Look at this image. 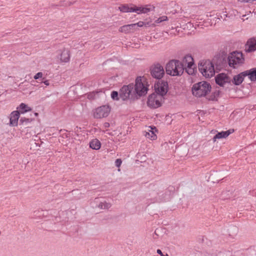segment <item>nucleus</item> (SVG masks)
I'll return each instance as SVG.
<instances>
[{
  "label": "nucleus",
  "mask_w": 256,
  "mask_h": 256,
  "mask_svg": "<svg viewBox=\"0 0 256 256\" xmlns=\"http://www.w3.org/2000/svg\"><path fill=\"white\" fill-rule=\"evenodd\" d=\"M32 120L30 118H21L20 119V122L22 123V124H27L28 123H30L32 122Z\"/></svg>",
  "instance_id": "nucleus-28"
},
{
  "label": "nucleus",
  "mask_w": 256,
  "mask_h": 256,
  "mask_svg": "<svg viewBox=\"0 0 256 256\" xmlns=\"http://www.w3.org/2000/svg\"><path fill=\"white\" fill-rule=\"evenodd\" d=\"M162 256H168V255H166V256L163 255Z\"/></svg>",
  "instance_id": "nucleus-43"
},
{
  "label": "nucleus",
  "mask_w": 256,
  "mask_h": 256,
  "mask_svg": "<svg viewBox=\"0 0 256 256\" xmlns=\"http://www.w3.org/2000/svg\"><path fill=\"white\" fill-rule=\"evenodd\" d=\"M144 22L146 27L154 26H156L155 22H152V20H146Z\"/></svg>",
  "instance_id": "nucleus-27"
},
{
  "label": "nucleus",
  "mask_w": 256,
  "mask_h": 256,
  "mask_svg": "<svg viewBox=\"0 0 256 256\" xmlns=\"http://www.w3.org/2000/svg\"><path fill=\"white\" fill-rule=\"evenodd\" d=\"M58 58L62 62L66 63L70 60V50L68 48H62L58 50Z\"/></svg>",
  "instance_id": "nucleus-10"
},
{
  "label": "nucleus",
  "mask_w": 256,
  "mask_h": 256,
  "mask_svg": "<svg viewBox=\"0 0 256 256\" xmlns=\"http://www.w3.org/2000/svg\"><path fill=\"white\" fill-rule=\"evenodd\" d=\"M148 84L146 80L141 77H138L136 80V84L134 89V94L138 96L146 94L148 90Z\"/></svg>",
  "instance_id": "nucleus-3"
},
{
  "label": "nucleus",
  "mask_w": 256,
  "mask_h": 256,
  "mask_svg": "<svg viewBox=\"0 0 256 256\" xmlns=\"http://www.w3.org/2000/svg\"><path fill=\"white\" fill-rule=\"evenodd\" d=\"M224 58V54H218L214 57V60H216V62H222L221 59ZM214 62H216L215 61Z\"/></svg>",
  "instance_id": "nucleus-30"
},
{
  "label": "nucleus",
  "mask_w": 256,
  "mask_h": 256,
  "mask_svg": "<svg viewBox=\"0 0 256 256\" xmlns=\"http://www.w3.org/2000/svg\"><path fill=\"white\" fill-rule=\"evenodd\" d=\"M111 97L114 100H118V93L116 91H113L111 94Z\"/></svg>",
  "instance_id": "nucleus-31"
},
{
  "label": "nucleus",
  "mask_w": 256,
  "mask_h": 256,
  "mask_svg": "<svg viewBox=\"0 0 256 256\" xmlns=\"http://www.w3.org/2000/svg\"><path fill=\"white\" fill-rule=\"evenodd\" d=\"M94 202L96 204V208L101 210H108L112 207V204L104 199L96 198Z\"/></svg>",
  "instance_id": "nucleus-13"
},
{
  "label": "nucleus",
  "mask_w": 256,
  "mask_h": 256,
  "mask_svg": "<svg viewBox=\"0 0 256 256\" xmlns=\"http://www.w3.org/2000/svg\"><path fill=\"white\" fill-rule=\"evenodd\" d=\"M246 76L244 74V72L240 74L235 76L233 78V82L236 85H240L244 80V78Z\"/></svg>",
  "instance_id": "nucleus-22"
},
{
  "label": "nucleus",
  "mask_w": 256,
  "mask_h": 256,
  "mask_svg": "<svg viewBox=\"0 0 256 256\" xmlns=\"http://www.w3.org/2000/svg\"><path fill=\"white\" fill-rule=\"evenodd\" d=\"M134 86L132 84L124 86L120 90V98L125 100L128 98H133Z\"/></svg>",
  "instance_id": "nucleus-7"
},
{
  "label": "nucleus",
  "mask_w": 256,
  "mask_h": 256,
  "mask_svg": "<svg viewBox=\"0 0 256 256\" xmlns=\"http://www.w3.org/2000/svg\"><path fill=\"white\" fill-rule=\"evenodd\" d=\"M38 113H37V112H35V113H34V116H38Z\"/></svg>",
  "instance_id": "nucleus-39"
},
{
  "label": "nucleus",
  "mask_w": 256,
  "mask_h": 256,
  "mask_svg": "<svg viewBox=\"0 0 256 256\" xmlns=\"http://www.w3.org/2000/svg\"><path fill=\"white\" fill-rule=\"evenodd\" d=\"M227 60L228 64H242L244 62V58L242 52L234 51L229 54Z\"/></svg>",
  "instance_id": "nucleus-5"
},
{
  "label": "nucleus",
  "mask_w": 256,
  "mask_h": 256,
  "mask_svg": "<svg viewBox=\"0 0 256 256\" xmlns=\"http://www.w3.org/2000/svg\"><path fill=\"white\" fill-rule=\"evenodd\" d=\"M215 80L216 84L222 87L224 86L226 84L230 82V78L224 73L218 74L215 78Z\"/></svg>",
  "instance_id": "nucleus-14"
},
{
  "label": "nucleus",
  "mask_w": 256,
  "mask_h": 256,
  "mask_svg": "<svg viewBox=\"0 0 256 256\" xmlns=\"http://www.w3.org/2000/svg\"><path fill=\"white\" fill-rule=\"evenodd\" d=\"M163 99L164 98L161 95L152 94L148 98V106L152 108H158L161 106Z\"/></svg>",
  "instance_id": "nucleus-6"
},
{
  "label": "nucleus",
  "mask_w": 256,
  "mask_h": 256,
  "mask_svg": "<svg viewBox=\"0 0 256 256\" xmlns=\"http://www.w3.org/2000/svg\"><path fill=\"white\" fill-rule=\"evenodd\" d=\"M172 32V34H176V33H175V32Z\"/></svg>",
  "instance_id": "nucleus-41"
},
{
  "label": "nucleus",
  "mask_w": 256,
  "mask_h": 256,
  "mask_svg": "<svg viewBox=\"0 0 256 256\" xmlns=\"http://www.w3.org/2000/svg\"><path fill=\"white\" fill-rule=\"evenodd\" d=\"M155 89L157 92L156 94L161 95L162 97L165 95L168 90V84L166 82H162L158 83L155 86Z\"/></svg>",
  "instance_id": "nucleus-16"
},
{
  "label": "nucleus",
  "mask_w": 256,
  "mask_h": 256,
  "mask_svg": "<svg viewBox=\"0 0 256 256\" xmlns=\"http://www.w3.org/2000/svg\"><path fill=\"white\" fill-rule=\"evenodd\" d=\"M122 161L120 158H118L115 161V165L118 168L120 167V165L122 164Z\"/></svg>",
  "instance_id": "nucleus-32"
},
{
  "label": "nucleus",
  "mask_w": 256,
  "mask_h": 256,
  "mask_svg": "<svg viewBox=\"0 0 256 256\" xmlns=\"http://www.w3.org/2000/svg\"><path fill=\"white\" fill-rule=\"evenodd\" d=\"M44 83L46 85V86H48L49 85V82H48V80H46L44 82Z\"/></svg>",
  "instance_id": "nucleus-38"
},
{
  "label": "nucleus",
  "mask_w": 256,
  "mask_h": 256,
  "mask_svg": "<svg viewBox=\"0 0 256 256\" xmlns=\"http://www.w3.org/2000/svg\"><path fill=\"white\" fill-rule=\"evenodd\" d=\"M89 145L92 150H98L101 147V142L97 138H94L90 142Z\"/></svg>",
  "instance_id": "nucleus-21"
},
{
  "label": "nucleus",
  "mask_w": 256,
  "mask_h": 256,
  "mask_svg": "<svg viewBox=\"0 0 256 256\" xmlns=\"http://www.w3.org/2000/svg\"><path fill=\"white\" fill-rule=\"evenodd\" d=\"M244 74L252 82L256 81V68H251L244 72Z\"/></svg>",
  "instance_id": "nucleus-20"
},
{
  "label": "nucleus",
  "mask_w": 256,
  "mask_h": 256,
  "mask_svg": "<svg viewBox=\"0 0 256 256\" xmlns=\"http://www.w3.org/2000/svg\"><path fill=\"white\" fill-rule=\"evenodd\" d=\"M157 133L158 130L156 127L150 126L146 128V130L143 132V134L146 138L151 140H154L157 138Z\"/></svg>",
  "instance_id": "nucleus-11"
},
{
  "label": "nucleus",
  "mask_w": 256,
  "mask_h": 256,
  "mask_svg": "<svg viewBox=\"0 0 256 256\" xmlns=\"http://www.w3.org/2000/svg\"><path fill=\"white\" fill-rule=\"evenodd\" d=\"M179 62V61L176 60H172L170 62L169 64H178Z\"/></svg>",
  "instance_id": "nucleus-35"
},
{
  "label": "nucleus",
  "mask_w": 256,
  "mask_h": 256,
  "mask_svg": "<svg viewBox=\"0 0 256 256\" xmlns=\"http://www.w3.org/2000/svg\"><path fill=\"white\" fill-rule=\"evenodd\" d=\"M134 24L123 26L120 28L119 31L124 33H129L136 30Z\"/></svg>",
  "instance_id": "nucleus-19"
},
{
  "label": "nucleus",
  "mask_w": 256,
  "mask_h": 256,
  "mask_svg": "<svg viewBox=\"0 0 256 256\" xmlns=\"http://www.w3.org/2000/svg\"><path fill=\"white\" fill-rule=\"evenodd\" d=\"M152 5L136 6L132 5H122L118 7V10L122 12H135L140 14H147L154 10Z\"/></svg>",
  "instance_id": "nucleus-1"
},
{
  "label": "nucleus",
  "mask_w": 256,
  "mask_h": 256,
  "mask_svg": "<svg viewBox=\"0 0 256 256\" xmlns=\"http://www.w3.org/2000/svg\"><path fill=\"white\" fill-rule=\"evenodd\" d=\"M20 113L24 114L26 112H30L32 110V108L28 105L24 103H22L19 106Z\"/></svg>",
  "instance_id": "nucleus-25"
},
{
  "label": "nucleus",
  "mask_w": 256,
  "mask_h": 256,
  "mask_svg": "<svg viewBox=\"0 0 256 256\" xmlns=\"http://www.w3.org/2000/svg\"><path fill=\"white\" fill-rule=\"evenodd\" d=\"M206 62H205V63H206Z\"/></svg>",
  "instance_id": "nucleus-42"
},
{
  "label": "nucleus",
  "mask_w": 256,
  "mask_h": 256,
  "mask_svg": "<svg viewBox=\"0 0 256 256\" xmlns=\"http://www.w3.org/2000/svg\"><path fill=\"white\" fill-rule=\"evenodd\" d=\"M211 90V86L208 82L202 81L194 84L192 87L193 95L198 98L206 96Z\"/></svg>",
  "instance_id": "nucleus-2"
},
{
  "label": "nucleus",
  "mask_w": 256,
  "mask_h": 256,
  "mask_svg": "<svg viewBox=\"0 0 256 256\" xmlns=\"http://www.w3.org/2000/svg\"><path fill=\"white\" fill-rule=\"evenodd\" d=\"M198 70L206 78H211L215 74L214 65H198Z\"/></svg>",
  "instance_id": "nucleus-9"
},
{
  "label": "nucleus",
  "mask_w": 256,
  "mask_h": 256,
  "mask_svg": "<svg viewBox=\"0 0 256 256\" xmlns=\"http://www.w3.org/2000/svg\"><path fill=\"white\" fill-rule=\"evenodd\" d=\"M20 118V112L18 110L12 112L10 115V126H17Z\"/></svg>",
  "instance_id": "nucleus-17"
},
{
  "label": "nucleus",
  "mask_w": 256,
  "mask_h": 256,
  "mask_svg": "<svg viewBox=\"0 0 256 256\" xmlns=\"http://www.w3.org/2000/svg\"><path fill=\"white\" fill-rule=\"evenodd\" d=\"M144 24V22L142 21H140L137 23L134 24V27L136 30H138V28L139 27L145 26Z\"/></svg>",
  "instance_id": "nucleus-29"
},
{
  "label": "nucleus",
  "mask_w": 256,
  "mask_h": 256,
  "mask_svg": "<svg viewBox=\"0 0 256 256\" xmlns=\"http://www.w3.org/2000/svg\"><path fill=\"white\" fill-rule=\"evenodd\" d=\"M168 20V17L166 16H162L158 18L154 22L156 25Z\"/></svg>",
  "instance_id": "nucleus-26"
},
{
  "label": "nucleus",
  "mask_w": 256,
  "mask_h": 256,
  "mask_svg": "<svg viewBox=\"0 0 256 256\" xmlns=\"http://www.w3.org/2000/svg\"><path fill=\"white\" fill-rule=\"evenodd\" d=\"M157 253L158 254H160L161 256H162L164 254H162V251L160 250V249H158L157 250V251H156Z\"/></svg>",
  "instance_id": "nucleus-36"
},
{
  "label": "nucleus",
  "mask_w": 256,
  "mask_h": 256,
  "mask_svg": "<svg viewBox=\"0 0 256 256\" xmlns=\"http://www.w3.org/2000/svg\"><path fill=\"white\" fill-rule=\"evenodd\" d=\"M104 126L106 128L110 126V124L108 122H105L104 124Z\"/></svg>",
  "instance_id": "nucleus-37"
},
{
  "label": "nucleus",
  "mask_w": 256,
  "mask_h": 256,
  "mask_svg": "<svg viewBox=\"0 0 256 256\" xmlns=\"http://www.w3.org/2000/svg\"><path fill=\"white\" fill-rule=\"evenodd\" d=\"M232 66H233V68H236V66H234V65H232Z\"/></svg>",
  "instance_id": "nucleus-40"
},
{
  "label": "nucleus",
  "mask_w": 256,
  "mask_h": 256,
  "mask_svg": "<svg viewBox=\"0 0 256 256\" xmlns=\"http://www.w3.org/2000/svg\"><path fill=\"white\" fill-rule=\"evenodd\" d=\"M244 51L251 52L256 50V36L250 38L244 46Z\"/></svg>",
  "instance_id": "nucleus-15"
},
{
  "label": "nucleus",
  "mask_w": 256,
  "mask_h": 256,
  "mask_svg": "<svg viewBox=\"0 0 256 256\" xmlns=\"http://www.w3.org/2000/svg\"><path fill=\"white\" fill-rule=\"evenodd\" d=\"M111 111V108L108 104L102 106L95 108L92 111V116L95 118H102L108 116Z\"/></svg>",
  "instance_id": "nucleus-4"
},
{
  "label": "nucleus",
  "mask_w": 256,
  "mask_h": 256,
  "mask_svg": "<svg viewBox=\"0 0 256 256\" xmlns=\"http://www.w3.org/2000/svg\"><path fill=\"white\" fill-rule=\"evenodd\" d=\"M43 76V74L42 72H39L38 73H37L34 76V78L35 80H37L40 78H42Z\"/></svg>",
  "instance_id": "nucleus-33"
},
{
  "label": "nucleus",
  "mask_w": 256,
  "mask_h": 256,
  "mask_svg": "<svg viewBox=\"0 0 256 256\" xmlns=\"http://www.w3.org/2000/svg\"><path fill=\"white\" fill-rule=\"evenodd\" d=\"M234 132V130H229L225 132H221L216 134L213 138V142H215L216 139H220L222 138H226L230 134Z\"/></svg>",
  "instance_id": "nucleus-18"
},
{
  "label": "nucleus",
  "mask_w": 256,
  "mask_h": 256,
  "mask_svg": "<svg viewBox=\"0 0 256 256\" xmlns=\"http://www.w3.org/2000/svg\"><path fill=\"white\" fill-rule=\"evenodd\" d=\"M184 68L188 74H193L196 71V65H187Z\"/></svg>",
  "instance_id": "nucleus-24"
},
{
  "label": "nucleus",
  "mask_w": 256,
  "mask_h": 256,
  "mask_svg": "<svg viewBox=\"0 0 256 256\" xmlns=\"http://www.w3.org/2000/svg\"><path fill=\"white\" fill-rule=\"evenodd\" d=\"M150 74L153 78L160 79L164 74V68L160 65H154L150 69Z\"/></svg>",
  "instance_id": "nucleus-12"
},
{
  "label": "nucleus",
  "mask_w": 256,
  "mask_h": 256,
  "mask_svg": "<svg viewBox=\"0 0 256 256\" xmlns=\"http://www.w3.org/2000/svg\"><path fill=\"white\" fill-rule=\"evenodd\" d=\"M182 63L184 64H194L193 57L190 54H186L182 58Z\"/></svg>",
  "instance_id": "nucleus-23"
},
{
  "label": "nucleus",
  "mask_w": 256,
  "mask_h": 256,
  "mask_svg": "<svg viewBox=\"0 0 256 256\" xmlns=\"http://www.w3.org/2000/svg\"><path fill=\"white\" fill-rule=\"evenodd\" d=\"M184 65H166V68L167 74L176 76L181 75L184 71Z\"/></svg>",
  "instance_id": "nucleus-8"
},
{
  "label": "nucleus",
  "mask_w": 256,
  "mask_h": 256,
  "mask_svg": "<svg viewBox=\"0 0 256 256\" xmlns=\"http://www.w3.org/2000/svg\"><path fill=\"white\" fill-rule=\"evenodd\" d=\"M237 0L240 2H250L256 1V0Z\"/></svg>",
  "instance_id": "nucleus-34"
}]
</instances>
